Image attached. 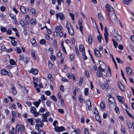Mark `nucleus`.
<instances>
[{
    "label": "nucleus",
    "mask_w": 134,
    "mask_h": 134,
    "mask_svg": "<svg viewBox=\"0 0 134 134\" xmlns=\"http://www.w3.org/2000/svg\"><path fill=\"white\" fill-rule=\"evenodd\" d=\"M84 94L86 96H87L88 95V89L87 88H85V89Z\"/></svg>",
    "instance_id": "nucleus-41"
},
{
    "label": "nucleus",
    "mask_w": 134,
    "mask_h": 134,
    "mask_svg": "<svg viewBox=\"0 0 134 134\" xmlns=\"http://www.w3.org/2000/svg\"><path fill=\"white\" fill-rule=\"evenodd\" d=\"M115 37L116 38V40L118 41H120L121 39V37L120 34L115 35Z\"/></svg>",
    "instance_id": "nucleus-14"
},
{
    "label": "nucleus",
    "mask_w": 134,
    "mask_h": 134,
    "mask_svg": "<svg viewBox=\"0 0 134 134\" xmlns=\"http://www.w3.org/2000/svg\"><path fill=\"white\" fill-rule=\"evenodd\" d=\"M130 38L132 42L134 43V35L131 36Z\"/></svg>",
    "instance_id": "nucleus-63"
},
{
    "label": "nucleus",
    "mask_w": 134,
    "mask_h": 134,
    "mask_svg": "<svg viewBox=\"0 0 134 134\" xmlns=\"http://www.w3.org/2000/svg\"><path fill=\"white\" fill-rule=\"evenodd\" d=\"M31 54L34 59L35 60L36 59V58L35 55V51L34 50L32 51L31 52Z\"/></svg>",
    "instance_id": "nucleus-33"
},
{
    "label": "nucleus",
    "mask_w": 134,
    "mask_h": 134,
    "mask_svg": "<svg viewBox=\"0 0 134 134\" xmlns=\"http://www.w3.org/2000/svg\"><path fill=\"white\" fill-rule=\"evenodd\" d=\"M121 130L122 132L125 133L126 132V131L125 128V127L124 126H122L121 127Z\"/></svg>",
    "instance_id": "nucleus-51"
},
{
    "label": "nucleus",
    "mask_w": 134,
    "mask_h": 134,
    "mask_svg": "<svg viewBox=\"0 0 134 134\" xmlns=\"http://www.w3.org/2000/svg\"><path fill=\"white\" fill-rule=\"evenodd\" d=\"M30 11H31V13L34 14H35L36 13V11L35 9H34L33 8H31L30 10Z\"/></svg>",
    "instance_id": "nucleus-42"
},
{
    "label": "nucleus",
    "mask_w": 134,
    "mask_h": 134,
    "mask_svg": "<svg viewBox=\"0 0 134 134\" xmlns=\"http://www.w3.org/2000/svg\"><path fill=\"white\" fill-rule=\"evenodd\" d=\"M83 79L82 78L80 77V81H79V84L80 86L81 85L82 83L83 82Z\"/></svg>",
    "instance_id": "nucleus-60"
},
{
    "label": "nucleus",
    "mask_w": 134,
    "mask_h": 134,
    "mask_svg": "<svg viewBox=\"0 0 134 134\" xmlns=\"http://www.w3.org/2000/svg\"><path fill=\"white\" fill-rule=\"evenodd\" d=\"M82 19H80L78 20V24L79 25H81L82 24Z\"/></svg>",
    "instance_id": "nucleus-56"
},
{
    "label": "nucleus",
    "mask_w": 134,
    "mask_h": 134,
    "mask_svg": "<svg viewBox=\"0 0 134 134\" xmlns=\"http://www.w3.org/2000/svg\"><path fill=\"white\" fill-rule=\"evenodd\" d=\"M94 51L95 55L97 57H98V58L101 57V54L97 49H95Z\"/></svg>",
    "instance_id": "nucleus-5"
},
{
    "label": "nucleus",
    "mask_w": 134,
    "mask_h": 134,
    "mask_svg": "<svg viewBox=\"0 0 134 134\" xmlns=\"http://www.w3.org/2000/svg\"><path fill=\"white\" fill-rule=\"evenodd\" d=\"M54 129L56 131L58 132L63 131L65 130L64 127L62 126H61L60 127L58 126H55Z\"/></svg>",
    "instance_id": "nucleus-4"
},
{
    "label": "nucleus",
    "mask_w": 134,
    "mask_h": 134,
    "mask_svg": "<svg viewBox=\"0 0 134 134\" xmlns=\"http://www.w3.org/2000/svg\"><path fill=\"white\" fill-rule=\"evenodd\" d=\"M106 42L107 43H108V32H105L104 34Z\"/></svg>",
    "instance_id": "nucleus-15"
},
{
    "label": "nucleus",
    "mask_w": 134,
    "mask_h": 134,
    "mask_svg": "<svg viewBox=\"0 0 134 134\" xmlns=\"http://www.w3.org/2000/svg\"><path fill=\"white\" fill-rule=\"evenodd\" d=\"M50 58L52 61H54L55 60L56 57L54 55H52L50 56Z\"/></svg>",
    "instance_id": "nucleus-35"
},
{
    "label": "nucleus",
    "mask_w": 134,
    "mask_h": 134,
    "mask_svg": "<svg viewBox=\"0 0 134 134\" xmlns=\"http://www.w3.org/2000/svg\"><path fill=\"white\" fill-rule=\"evenodd\" d=\"M46 104L48 107H50L51 105V102L47 100L46 102Z\"/></svg>",
    "instance_id": "nucleus-50"
},
{
    "label": "nucleus",
    "mask_w": 134,
    "mask_h": 134,
    "mask_svg": "<svg viewBox=\"0 0 134 134\" xmlns=\"http://www.w3.org/2000/svg\"><path fill=\"white\" fill-rule=\"evenodd\" d=\"M30 23L31 25H35L36 24V20L35 19H33L30 20Z\"/></svg>",
    "instance_id": "nucleus-26"
},
{
    "label": "nucleus",
    "mask_w": 134,
    "mask_h": 134,
    "mask_svg": "<svg viewBox=\"0 0 134 134\" xmlns=\"http://www.w3.org/2000/svg\"><path fill=\"white\" fill-rule=\"evenodd\" d=\"M118 85L119 88L122 91L124 90V87L120 82H119L118 83Z\"/></svg>",
    "instance_id": "nucleus-13"
},
{
    "label": "nucleus",
    "mask_w": 134,
    "mask_h": 134,
    "mask_svg": "<svg viewBox=\"0 0 134 134\" xmlns=\"http://www.w3.org/2000/svg\"><path fill=\"white\" fill-rule=\"evenodd\" d=\"M116 59L118 63L120 64H122L123 62L121 61L118 58H116Z\"/></svg>",
    "instance_id": "nucleus-61"
},
{
    "label": "nucleus",
    "mask_w": 134,
    "mask_h": 134,
    "mask_svg": "<svg viewBox=\"0 0 134 134\" xmlns=\"http://www.w3.org/2000/svg\"><path fill=\"white\" fill-rule=\"evenodd\" d=\"M109 101L111 103V104L113 103H114L115 100L114 98L112 97L111 95H110L109 98Z\"/></svg>",
    "instance_id": "nucleus-11"
},
{
    "label": "nucleus",
    "mask_w": 134,
    "mask_h": 134,
    "mask_svg": "<svg viewBox=\"0 0 134 134\" xmlns=\"http://www.w3.org/2000/svg\"><path fill=\"white\" fill-rule=\"evenodd\" d=\"M19 60H23L24 59L25 57H24L23 55L21 54L19 56Z\"/></svg>",
    "instance_id": "nucleus-45"
},
{
    "label": "nucleus",
    "mask_w": 134,
    "mask_h": 134,
    "mask_svg": "<svg viewBox=\"0 0 134 134\" xmlns=\"http://www.w3.org/2000/svg\"><path fill=\"white\" fill-rule=\"evenodd\" d=\"M38 131V133H36L34 131H32L31 132V134H45V132L41 130H39Z\"/></svg>",
    "instance_id": "nucleus-10"
},
{
    "label": "nucleus",
    "mask_w": 134,
    "mask_h": 134,
    "mask_svg": "<svg viewBox=\"0 0 134 134\" xmlns=\"http://www.w3.org/2000/svg\"><path fill=\"white\" fill-rule=\"evenodd\" d=\"M11 42L13 45L14 46H15L16 44V41L14 40H12L11 41Z\"/></svg>",
    "instance_id": "nucleus-54"
},
{
    "label": "nucleus",
    "mask_w": 134,
    "mask_h": 134,
    "mask_svg": "<svg viewBox=\"0 0 134 134\" xmlns=\"http://www.w3.org/2000/svg\"><path fill=\"white\" fill-rule=\"evenodd\" d=\"M40 43L41 44H44L46 43V42L44 39H42L40 41Z\"/></svg>",
    "instance_id": "nucleus-46"
},
{
    "label": "nucleus",
    "mask_w": 134,
    "mask_h": 134,
    "mask_svg": "<svg viewBox=\"0 0 134 134\" xmlns=\"http://www.w3.org/2000/svg\"><path fill=\"white\" fill-rule=\"evenodd\" d=\"M75 52L77 55L78 56H79V51L77 47H75Z\"/></svg>",
    "instance_id": "nucleus-37"
},
{
    "label": "nucleus",
    "mask_w": 134,
    "mask_h": 134,
    "mask_svg": "<svg viewBox=\"0 0 134 134\" xmlns=\"http://www.w3.org/2000/svg\"><path fill=\"white\" fill-rule=\"evenodd\" d=\"M105 7L107 8L108 10L109 11H111L112 12V10H114V9L113 8H112L110 6H109L108 4H107L105 6Z\"/></svg>",
    "instance_id": "nucleus-17"
},
{
    "label": "nucleus",
    "mask_w": 134,
    "mask_h": 134,
    "mask_svg": "<svg viewBox=\"0 0 134 134\" xmlns=\"http://www.w3.org/2000/svg\"><path fill=\"white\" fill-rule=\"evenodd\" d=\"M78 98L80 102H82L83 101V99L82 97V96L81 94H79L78 97Z\"/></svg>",
    "instance_id": "nucleus-38"
},
{
    "label": "nucleus",
    "mask_w": 134,
    "mask_h": 134,
    "mask_svg": "<svg viewBox=\"0 0 134 134\" xmlns=\"http://www.w3.org/2000/svg\"><path fill=\"white\" fill-rule=\"evenodd\" d=\"M104 89L105 90H106L108 88V84L107 82H106L105 84L104 85Z\"/></svg>",
    "instance_id": "nucleus-48"
},
{
    "label": "nucleus",
    "mask_w": 134,
    "mask_h": 134,
    "mask_svg": "<svg viewBox=\"0 0 134 134\" xmlns=\"http://www.w3.org/2000/svg\"><path fill=\"white\" fill-rule=\"evenodd\" d=\"M100 86L102 90H104V85L102 83H100Z\"/></svg>",
    "instance_id": "nucleus-64"
},
{
    "label": "nucleus",
    "mask_w": 134,
    "mask_h": 134,
    "mask_svg": "<svg viewBox=\"0 0 134 134\" xmlns=\"http://www.w3.org/2000/svg\"><path fill=\"white\" fill-rule=\"evenodd\" d=\"M10 16L13 20H16V17L15 15H14L13 14L10 13Z\"/></svg>",
    "instance_id": "nucleus-30"
},
{
    "label": "nucleus",
    "mask_w": 134,
    "mask_h": 134,
    "mask_svg": "<svg viewBox=\"0 0 134 134\" xmlns=\"http://www.w3.org/2000/svg\"><path fill=\"white\" fill-rule=\"evenodd\" d=\"M97 75L98 77H101L102 76L103 74L102 72L100 71H97Z\"/></svg>",
    "instance_id": "nucleus-25"
},
{
    "label": "nucleus",
    "mask_w": 134,
    "mask_h": 134,
    "mask_svg": "<svg viewBox=\"0 0 134 134\" xmlns=\"http://www.w3.org/2000/svg\"><path fill=\"white\" fill-rule=\"evenodd\" d=\"M58 3V5H60L61 4V2H63V0H56Z\"/></svg>",
    "instance_id": "nucleus-55"
},
{
    "label": "nucleus",
    "mask_w": 134,
    "mask_h": 134,
    "mask_svg": "<svg viewBox=\"0 0 134 134\" xmlns=\"http://www.w3.org/2000/svg\"><path fill=\"white\" fill-rule=\"evenodd\" d=\"M16 49L17 53H20L21 52V50L19 47H16Z\"/></svg>",
    "instance_id": "nucleus-57"
},
{
    "label": "nucleus",
    "mask_w": 134,
    "mask_h": 134,
    "mask_svg": "<svg viewBox=\"0 0 134 134\" xmlns=\"http://www.w3.org/2000/svg\"><path fill=\"white\" fill-rule=\"evenodd\" d=\"M48 65L49 68L50 69H51L53 68V65L51 63L49 62L48 63Z\"/></svg>",
    "instance_id": "nucleus-53"
},
{
    "label": "nucleus",
    "mask_w": 134,
    "mask_h": 134,
    "mask_svg": "<svg viewBox=\"0 0 134 134\" xmlns=\"http://www.w3.org/2000/svg\"><path fill=\"white\" fill-rule=\"evenodd\" d=\"M51 98L55 102L57 101V99L55 97L54 95H52L51 96Z\"/></svg>",
    "instance_id": "nucleus-58"
},
{
    "label": "nucleus",
    "mask_w": 134,
    "mask_h": 134,
    "mask_svg": "<svg viewBox=\"0 0 134 134\" xmlns=\"http://www.w3.org/2000/svg\"><path fill=\"white\" fill-rule=\"evenodd\" d=\"M88 42L91 45L92 42V37L91 35H90L88 36Z\"/></svg>",
    "instance_id": "nucleus-20"
},
{
    "label": "nucleus",
    "mask_w": 134,
    "mask_h": 134,
    "mask_svg": "<svg viewBox=\"0 0 134 134\" xmlns=\"http://www.w3.org/2000/svg\"><path fill=\"white\" fill-rule=\"evenodd\" d=\"M33 121L34 120L32 118L28 119H27V121L30 123V124L32 125H33L34 124Z\"/></svg>",
    "instance_id": "nucleus-16"
},
{
    "label": "nucleus",
    "mask_w": 134,
    "mask_h": 134,
    "mask_svg": "<svg viewBox=\"0 0 134 134\" xmlns=\"http://www.w3.org/2000/svg\"><path fill=\"white\" fill-rule=\"evenodd\" d=\"M40 103V102L37 101L36 102H34L33 104H34L37 108Z\"/></svg>",
    "instance_id": "nucleus-40"
},
{
    "label": "nucleus",
    "mask_w": 134,
    "mask_h": 134,
    "mask_svg": "<svg viewBox=\"0 0 134 134\" xmlns=\"http://www.w3.org/2000/svg\"><path fill=\"white\" fill-rule=\"evenodd\" d=\"M49 112H47L46 114H43L42 117L43 118L47 119V117L49 115Z\"/></svg>",
    "instance_id": "nucleus-24"
},
{
    "label": "nucleus",
    "mask_w": 134,
    "mask_h": 134,
    "mask_svg": "<svg viewBox=\"0 0 134 134\" xmlns=\"http://www.w3.org/2000/svg\"><path fill=\"white\" fill-rule=\"evenodd\" d=\"M19 128V130L20 131H21V132H24V126L23 125H21L19 127H18Z\"/></svg>",
    "instance_id": "nucleus-21"
},
{
    "label": "nucleus",
    "mask_w": 134,
    "mask_h": 134,
    "mask_svg": "<svg viewBox=\"0 0 134 134\" xmlns=\"http://www.w3.org/2000/svg\"><path fill=\"white\" fill-rule=\"evenodd\" d=\"M83 27L82 25H80L79 26V29L81 32L82 33V34H83Z\"/></svg>",
    "instance_id": "nucleus-59"
},
{
    "label": "nucleus",
    "mask_w": 134,
    "mask_h": 134,
    "mask_svg": "<svg viewBox=\"0 0 134 134\" xmlns=\"http://www.w3.org/2000/svg\"><path fill=\"white\" fill-rule=\"evenodd\" d=\"M126 111L127 114L129 115V116L130 117H131L132 119H134V117L133 115H131L130 114L129 112L128 111L126 110Z\"/></svg>",
    "instance_id": "nucleus-44"
},
{
    "label": "nucleus",
    "mask_w": 134,
    "mask_h": 134,
    "mask_svg": "<svg viewBox=\"0 0 134 134\" xmlns=\"http://www.w3.org/2000/svg\"><path fill=\"white\" fill-rule=\"evenodd\" d=\"M1 30L2 33L5 32L7 31V29L3 26H1Z\"/></svg>",
    "instance_id": "nucleus-27"
},
{
    "label": "nucleus",
    "mask_w": 134,
    "mask_h": 134,
    "mask_svg": "<svg viewBox=\"0 0 134 134\" xmlns=\"http://www.w3.org/2000/svg\"><path fill=\"white\" fill-rule=\"evenodd\" d=\"M46 109L45 108H41L39 110V112L40 113H42L43 112L45 111Z\"/></svg>",
    "instance_id": "nucleus-62"
},
{
    "label": "nucleus",
    "mask_w": 134,
    "mask_h": 134,
    "mask_svg": "<svg viewBox=\"0 0 134 134\" xmlns=\"http://www.w3.org/2000/svg\"><path fill=\"white\" fill-rule=\"evenodd\" d=\"M20 24L23 28L24 27L25 25V24L23 20H21L20 21Z\"/></svg>",
    "instance_id": "nucleus-29"
},
{
    "label": "nucleus",
    "mask_w": 134,
    "mask_h": 134,
    "mask_svg": "<svg viewBox=\"0 0 134 134\" xmlns=\"http://www.w3.org/2000/svg\"><path fill=\"white\" fill-rule=\"evenodd\" d=\"M36 40L34 38H33V39L32 40L31 42V43L34 46H35L36 45Z\"/></svg>",
    "instance_id": "nucleus-31"
},
{
    "label": "nucleus",
    "mask_w": 134,
    "mask_h": 134,
    "mask_svg": "<svg viewBox=\"0 0 134 134\" xmlns=\"http://www.w3.org/2000/svg\"><path fill=\"white\" fill-rule=\"evenodd\" d=\"M100 106L101 108L104 109L105 107V103L104 102H102L100 104Z\"/></svg>",
    "instance_id": "nucleus-39"
},
{
    "label": "nucleus",
    "mask_w": 134,
    "mask_h": 134,
    "mask_svg": "<svg viewBox=\"0 0 134 134\" xmlns=\"http://www.w3.org/2000/svg\"><path fill=\"white\" fill-rule=\"evenodd\" d=\"M20 9L21 11L23 13L26 12V9L24 7L21 6L20 7Z\"/></svg>",
    "instance_id": "nucleus-18"
},
{
    "label": "nucleus",
    "mask_w": 134,
    "mask_h": 134,
    "mask_svg": "<svg viewBox=\"0 0 134 134\" xmlns=\"http://www.w3.org/2000/svg\"><path fill=\"white\" fill-rule=\"evenodd\" d=\"M98 71H100L101 72H104V69L102 68V67L100 66L98 67Z\"/></svg>",
    "instance_id": "nucleus-52"
},
{
    "label": "nucleus",
    "mask_w": 134,
    "mask_h": 134,
    "mask_svg": "<svg viewBox=\"0 0 134 134\" xmlns=\"http://www.w3.org/2000/svg\"><path fill=\"white\" fill-rule=\"evenodd\" d=\"M23 61L26 63H27L29 61V58L28 57H25Z\"/></svg>",
    "instance_id": "nucleus-36"
},
{
    "label": "nucleus",
    "mask_w": 134,
    "mask_h": 134,
    "mask_svg": "<svg viewBox=\"0 0 134 134\" xmlns=\"http://www.w3.org/2000/svg\"><path fill=\"white\" fill-rule=\"evenodd\" d=\"M66 27L67 29L69 34L71 35H73L74 34V31L71 24L68 21L66 23Z\"/></svg>",
    "instance_id": "nucleus-1"
},
{
    "label": "nucleus",
    "mask_w": 134,
    "mask_h": 134,
    "mask_svg": "<svg viewBox=\"0 0 134 134\" xmlns=\"http://www.w3.org/2000/svg\"><path fill=\"white\" fill-rule=\"evenodd\" d=\"M10 63L12 65H14L15 64V61L13 59H11L10 60Z\"/></svg>",
    "instance_id": "nucleus-47"
},
{
    "label": "nucleus",
    "mask_w": 134,
    "mask_h": 134,
    "mask_svg": "<svg viewBox=\"0 0 134 134\" xmlns=\"http://www.w3.org/2000/svg\"><path fill=\"white\" fill-rule=\"evenodd\" d=\"M36 109L35 107H31L30 108V112L31 113H34L36 112Z\"/></svg>",
    "instance_id": "nucleus-22"
},
{
    "label": "nucleus",
    "mask_w": 134,
    "mask_h": 134,
    "mask_svg": "<svg viewBox=\"0 0 134 134\" xmlns=\"http://www.w3.org/2000/svg\"><path fill=\"white\" fill-rule=\"evenodd\" d=\"M126 71L127 74L129 75L131 74L132 72L131 69L129 67L126 68Z\"/></svg>",
    "instance_id": "nucleus-8"
},
{
    "label": "nucleus",
    "mask_w": 134,
    "mask_h": 134,
    "mask_svg": "<svg viewBox=\"0 0 134 134\" xmlns=\"http://www.w3.org/2000/svg\"><path fill=\"white\" fill-rule=\"evenodd\" d=\"M132 0H123V3L125 4H129L131 1Z\"/></svg>",
    "instance_id": "nucleus-23"
},
{
    "label": "nucleus",
    "mask_w": 134,
    "mask_h": 134,
    "mask_svg": "<svg viewBox=\"0 0 134 134\" xmlns=\"http://www.w3.org/2000/svg\"><path fill=\"white\" fill-rule=\"evenodd\" d=\"M117 97L118 98L119 101L123 103H124V99L123 97H121L119 96H117Z\"/></svg>",
    "instance_id": "nucleus-7"
},
{
    "label": "nucleus",
    "mask_w": 134,
    "mask_h": 134,
    "mask_svg": "<svg viewBox=\"0 0 134 134\" xmlns=\"http://www.w3.org/2000/svg\"><path fill=\"white\" fill-rule=\"evenodd\" d=\"M1 73L3 75H6L8 74V71L5 69H3L1 71Z\"/></svg>",
    "instance_id": "nucleus-19"
},
{
    "label": "nucleus",
    "mask_w": 134,
    "mask_h": 134,
    "mask_svg": "<svg viewBox=\"0 0 134 134\" xmlns=\"http://www.w3.org/2000/svg\"><path fill=\"white\" fill-rule=\"evenodd\" d=\"M110 19L111 20H112L113 21L114 20H117V17L115 15H114L110 16Z\"/></svg>",
    "instance_id": "nucleus-28"
},
{
    "label": "nucleus",
    "mask_w": 134,
    "mask_h": 134,
    "mask_svg": "<svg viewBox=\"0 0 134 134\" xmlns=\"http://www.w3.org/2000/svg\"><path fill=\"white\" fill-rule=\"evenodd\" d=\"M10 90L12 93L14 95H15L17 93V90L13 83L10 85Z\"/></svg>",
    "instance_id": "nucleus-2"
},
{
    "label": "nucleus",
    "mask_w": 134,
    "mask_h": 134,
    "mask_svg": "<svg viewBox=\"0 0 134 134\" xmlns=\"http://www.w3.org/2000/svg\"><path fill=\"white\" fill-rule=\"evenodd\" d=\"M56 18L57 19H58L59 17L61 20H63L65 18V17L63 14L62 13H57L56 14Z\"/></svg>",
    "instance_id": "nucleus-3"
},
{
    "label": "nucleus",
    "mask_w": 134,
    "mask_h": 134,
    "mask_svg": "<svg viewBox=\"0 0 134 134\" xmlns=\"http://www.w3.org/2000/svg\"><path fill=\"white\" fill-rule=\"evenodd\" d=\"M78 89H79V88L77 87H75V90H74V92H73V94L74 96L76 95V91H77L78 90Z\"/></svg>",
    "instance_id": "nucleus-49"
},
{
    "label": "nucleus",
    "mask_w": 134,
    "mask_h": 134,
    "mask_svg": "<svg viewBox=\"0 0 134 134\" xmlns=\"http://www.w3.org/2000/svg\"><path fill=\"white\" fill-rule=\"evenodd\" d=\"M111 58H112V59L113 61V62H114V63L115 65V67H116V68L117 69V64H116V62L115 61V60L114 59V57H113V55H112L111 54Z\"/></svg>",
    "instance_id": "nucleus-34"
},
{
    "label": "nucleus",
    "mask_w": 134,
    "mask_h": 134,
    "mask_svg": "<svg viewBox=\"0 0 134 134\" xmlns=\"http://www.w3.org/2000/svg\"><path fill=\"white\" fill-rule=\"evenodd\" d=\"M30 72L34 75H36L37 74L38 71V70L36 69L32 68Z\"/></svg>",
    "instance_id": "nucleus-9"
},
{
    "label": "nucleus",
    "mask_w": 134,
    "mask_h": 134,
    "mask_svg": "<svg viewBox=\"0 0 134 134\" xmlns=\"http://www.w3.org/2000/svg\"><path fill=\"white\" fill-rule=\"evenodd\" d=\"M98 18L99 20L100 21H104V19L102 14L101 13H99L97 15Z\"/></svg>",
    "instance_id": "nucleus-6"
},
{
    "label": "nucleus",
    "mask_w": 134,
    "mask_h": 134,
    "mask_svg": "<svg viewBox=\"0 0 134 134\" xmlns=\"http://www.w3.org/2000/svg\"><path fill=\"white\" fill-rule=\"evenodd\" d=\"M82 54L83 59L85 60H87V58L85 55V52H83L82 53Z\"/></svg>",
    "instance_id": "nucleus-43"
},
{
    "label": "nucleus",
    "mask_w": 134,
    "mask_h": 134,
    "mask_svg": "<svg viewBox=\"0 0 134 134\" xmlns=\"http://www.w3.org/2000/svg\"><path fill=\"white\" fill-rule=\"evenodd\" d=\"M79 49L80 52H85V48L83 45L81 44L79 46Z\"/></svg>",
    "instance_id": "nucleus-12"
},
{
    "label": "nucleus",
    "mask_w": 134,
    "mask_h": 134,
    "mask_svg": "<svg viewBox=\"0 0 134 134\" xmlns=\"http://www.w3.org/2000/svg\"><path fill=\"white\" fill-rule=\"evenodd\" d=\"M112 41L113 42V44L115 48H116L118 45V44L116 42L114 39H112Z\"/></svg>",
    "instance_id": "nucleus-32"
}]
</instances>
